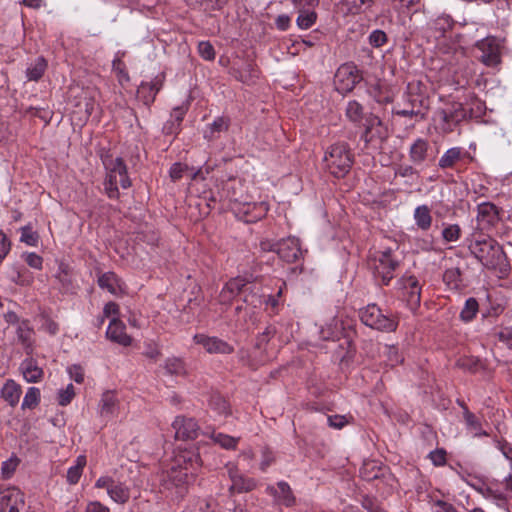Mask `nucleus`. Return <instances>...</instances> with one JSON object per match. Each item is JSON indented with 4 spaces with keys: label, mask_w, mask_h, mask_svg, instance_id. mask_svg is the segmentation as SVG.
I'll list each match as a JSON object with an SVG mask.
<instances>
[{
    "label": "nucleus",
    "mask_w": 512,
    "mask_h": 512,
    "mask_svg": "<svg viewBox=\"0 0 512 512\" xmlns=\"http://www.w3.org/2000/svg\"><path fill=\"white\" fill-rule=\"evenodd\" d=\"M25 260H26L27 264L32 268L39 269V270L42 268L43 260L36 253H28L26 255Z\"/></svg>",
    "instance_id": "obj_63"
},
{
    "label": "nucleus",
    "mask_w": 512,
    "mask_h": 512,
    "mask_svg": "<svg viewBox=\"0 0 512 512\" xmlns=\"http://www.w3.org/2000/svg\"><path fill=\"white\" fill-rule=\"evenodd\" d=\"M187 109L188 108L186 106H178L172 110L170 119L175 122L176 127H180L184 119V116L187 112Z\"/></svg>",
    "instance_id": "obj_57"
},
{
    "label": "nucleus",
    "mask_w": 512,
    "mask_h": 512,
    "mask_svg": "<svg viewBox=\"0 0 512 512\" xmlns=\"http://www.w3.org/2000/svg\"><path fill=\"white\" fill-rule=\"evenodd\" d=\"M209 408L219 417H227L231 414L229 403L222 395L217 393L210 396Z\"/></svg>",
    "instance_id": "obj_32"
},
{
    "label": "nucleus",
    "mask_w": 512,
    "mask_h": 512,
    "mask_svg": "<svg viewBox=\"0 0 512 512\" xmlns=\"http://www.w3.org/2000/svg\"><path fill=\"white\" fill-rule=\"evenodd\" d=\"M398 289L411 309H416L421 302V286L417 278L413 275H407L400 278L397 282Z\"/></svg>",
    "instance_id": "obj_12"
},
{
    "label": "nucleus",
    "mask_w": 512,
    "mask_h": 512,
    "mask_svg": "<svg viewBox=\"0 0 512 512\" xmlns=\"http://www.w3.org/2000/svg\"><path fill=\"white\" fill-rule=\"evenodd\" d=\"M229 127V120L224 117H217L211 124H209L204 132V137L208 140H215L221 132H224Z\"/></svg>",
    "instance_id": "obj_35"
},
{
    "label": "nucleus",
    "mask_w": 512,
    "mask_h": 512,
    "mask_svg": "<svg viewBox=\"0 0 512 512\" xmlns=\"http://www.w3.org/2000/svg\"><path fill=\"white\" fill-rule=\"evenodd\" d=\"M229 477L231 480L230 491L236 493L250 492L256 487V481L253 478L245 477L239 473L236 467H230Z\"/></svg>",
    "instance_id": "obj_22"
},
{
    "label": "nucleus",
    "mask_w": 512,
    "mask_h": 512,
    "mask_svg": "<svg viewBox=\"0 0 512 512\" xmlns=\"http://www.w3.org/2000/svg\"><path fill=\"white\" fill-rule=\"evenodd\" d=\"M164 76L158 75L151 82H142L138 87V97L145 105H150L154 102L157 93L163 85Z\"/></svg>",
    "instance_id": "obj_21"
},
{
    "label": "nucleus",
    "mask_w": 512,
    "mask_h": 512,
    "mask_svg": "<svg viewBox=\"0 0 512 512\" xmlns=\"http://www.w3.org/2000/svg\"><path fill=\"white\" fill-rule=\"evenodd\" d=\"M177 440H193L198 434L200 427L195 419L186 416H177L172 422Z\"/></svg>",
    "instance_id": "obj_14"
},
{
    "label": "nucleus",
    "mask_w": 512,
    "mask_h": 512,
    "mask_svg": "<svg viewBox=\"0 0 512 512\" xmlns=\"http://www.w3.org/2000/svg\"><path fill=\"white\" fill-rule=\"evenodd\" d=\"M266 492L274 498V501L286 507H291L296 503V497L290 487L285 481H279L275 485H269Z\"/></svg>",
    "instance_id": "obj_19"
},
{
    "label": "nucleus",
    "mask_w": 512,
    "mask_h": 512,
    "mask_svg": "<svg viewBox=\"0 0 512 512\" xmlns=\"http://www.w3.org/2000/svg\"><path fill=\"white\" fill-rule=\"evenodd\" d=\"M248 280L236 277L229 280L220 292L221 303H229L234 297L240 294L246 287Z\"/></svg>",
    "instance_id": "obj_24"
},
{
    "label": "nucleus",
    "mask_w": 512,
    "mask_h": 512,
    "mask_svg": "<svg viewBox=\"0 0 512 512\" xmlns=\"http://www.w3.org/2000/svg\"><path fill=\"white\" fill-rule=\"evenodd\" d=\"M189 512H214V508L211 501L198 499L197 502L190 507Z\"/></svg>",
    "instance_id": "obj_54"
},
{
    "label": "nucleus",
    "mask_w": 512,
    "mask_h": 512,
    "mask_svg": "<svg viewBox=\"0 0 512 512\" xmlns=\"http://www.w3.org/2000/svg\"><path fill=\"white\" fill-rule=\"evenodd\" d=\"M413 218L418 229L427 231L432 225L431 209L423 204L415 208Z\"/></svg>",
    "instance_id": "obj_29"
},
{
    "label": "nucleus",
    "mask_w": 512,
    "mask_h": 512,
    "mask_svg": "<svg viewBox=\"0 0 512 512\" xmlns=\"http://www.w3.org/2000/svg\"><path fill=\"white\" fill-rule=\"evenodd\" d=\"M276 253L288 263H294L302 256L300 242L295 237H288L277 242Z\"/></svg>",
    "instance_id": "obj_18"
},
{
    "label": "nucleus",
    "mask_w": 512,
    "mask_h": 512,
    "mask_svg": "<svg viewBox=\"0 0 512 512\" xmlns=\"http://www.w3.org/2000/svg\"><path fill=\"white\" fill-rule=\"evenodd\" d=\"M498 338L500 341L506 343L509 347H512V327H503L498 332Z\"/></svg>",
    "instance_id": "obj_62"
},
{
    "label": "nucleus",
    "mask_w": 512,
    "mask_h": 512,
    "mask_svg": "<svg viewBox=\"0 0 512 512\" xmlns=\"http://www.w3.org/2000/svg\"><path fill=\"white\" fill-rule=\"evenodd\" d=\"M345 114L355 124L361 123L364 118L363 107L356 100H351L347 103Z\"/></svg>",
    "instance_id": "obj_39"
},
{
    "label": "nucleus",
    "mask_w": 512,
    "mask_h": 512,
    "mask_svg": "<svg viewBox=\"0 0 512 512\" xmlns=\"http://www.w3.org/2000/svg\"><path fill=\"white\" fill-rule=\"evenodd\" d=\"M24 379L29 383H37L43 377V370L34 359H25L20 365Z\"/></svg>",
    "instance_id": "obj_28"
},
{
    "label": "nucleus",
    "mask_w": 512,
    "mask_h": 512,
    "mask_svg": "<svg viewBox=\"0 0 512 512\" xmlns=\"http://www.w3.org/2000/svg\"><path fill=\"white\" fill-rule=\"evenodd\" d=\"M193 340L209 354H231L234 351L232 345L215 336L196 334Z\"/></svg>",
    "instance_id": "obj_15"
},
{
    "label": "nucleus",
    "mask_w": 512,
    "mask_h": 512,
    "mask_svg": "<svg viewBox=\"0 0 512 512\" xmlns=\"http://www.w3.org/2000/svg\"><path fill=\"white\" fill-rule=\"evenodd\" d=\"M428 110V99L420 92L417 84H408L402 95L401 102L393 109V113L402 117L424 119Z\"/></svg>",
    "instance_id": "obj_4"
},
{
    "label": "nucleus",
    "mask_w": 512,
    "mask_h": 512,
    "mask_svg": "<svg viewBox=\"0 0 512 512\" xmlns=\"http://www.w3.org/2000/svg\"><path fill=\"white\" fill-rule=\"evenodd\" d=\"M211 438L216 444L225 449H234L238 443V438L223 433H212Z\"/></svg>",
    "instance_id": "obj_44"
},
{
    "label": "nucleus",
    "mask_w": 512,
    "mask_h": 512,
    "mask_svg": "<svg viewBox=\"0 0 512 512\" xmlns=\"http://www.w3.org/2000/svg\"><path fill=\"white\" fill-rule=\"evenodd\" d=\"M19 465L17 457H11L2 463L1 475L3 479H10Z\"/></svg>",
    "instance_id": "obj_46"
},
{
    "label": "nucleus",
    "mask_w": 512,
    "mask_h": 512,
    "mask_svg": "<svg viewBox=\"0 0 512 512\" xmlns=\"http://www.w3.org/2000/svg\"><path fill=\"white\" fill-rule=\"evenodd\" d=\"M175 465L188 467L190 474L193 475L196 468L202 465V460L199 453L183 450L175 456Z\"/></svg>",
    "instance_id": "obj_27"
},
{
    "label": "nucleus",
    "mask_w": 512,
    "mask_h": 512,
    "mask_svg": "<svg viewBox=\"0 0 512 512\" xmlns=\"http://www.w3.org/2000/svg\"><path fill=\"white\" fill-rule=\"evenodd\" d=\"M47 68V62L43 57H38L26 70V76L30 81H38Z\"/></svg>",
    "instance_id": "obj_37"
},
{
    "label": "nucleus",
    "mask_w": 512,
    "mask_h": 512,
    "mask_svg": "<svg viewBox=\"0 0 512 512\" xmlns=\"http://www.w3.org/2000/svg\"><path fill=\"white\" fill-rule=\"evenodd\" d=\"M165 369L172 375H182L185 372L182 360L178 358H169L165 362Z\"/></svg>",
    "instance_id": "obj_47"
},
{
    "label": "nucleus",
    "mask_w": 512,
    "mask_h": 512,
    "mask_svg": "<svg viewBox=\"0 0 512 512\" xmlns=\"http://www.w3.org/2000/svg\"><path fill=\"white\" fill-rule=\"evenodd\" d=\"M468 248L471 254L488 270L497 274L499 278L506 277L511 266L503 248L493 238L474 232Z\"/></svg>",
    "instance_id": "obj_1"
},
{
    "label": "nucleus",
    "mask_w": 512,
    "mask_h": 512,
    "mask_svg": "<svg viewBox=\"0 0 512 512\" xmlns=\"http://www.w3.org/2000/svg\"><path fill=\"white\" fill-rule=\"evenodd\" d=\"M438 126L443 133H450L467 117V111L461 103L454 102L445 109L437 111Z\"/></svg>",
    "instance_id": "obj_8"
},
{
    "label": "nucleus",
    "mask_w": 512,
    "mask_h": 512,
    "mask_svg": "<svg viewBox=\"0 0 512 512\" xmlns=\"http://www.w3.org/2000/svg\"><path fill=\"white\" fill-rule=\"evenodd\" d=\"M444 54H447V61L452 73V82L456 88H464L475 72V63L466 55V50L457 44L447 47L440 46Z\"/></svg>",
    "instance_id": "obj_2"
},
{
    "label": "nucleus",
    "mask_w": 512,
    "mask_h": 512,
    "mask_svg": "<svg viewBox=\"0 0 512 512\" xmlns=\"http://www.w3.org/2000/svg\"><path fill=\"white\" fill-rule=\"evenodd\" d=\"M430 158H433V156L428 140L417 138L409 149L410 161L416 166H421Z\"/></svg>",
    "instance_id": "obj_20"
},
{
    "label": "nucleus",
    "mask_w": 512,
    "mask_h": 512,
    "mask_svg": "<svg viewBox=\"0 0 512 512\" xmlns=\"http://www.w3.org/2000/svg\"><path fill=\"white\" fill-rule=\"evenodd\" d=\"M388 136L387 129L379 117L370 115L366 118L365 131L362 139L370 143H382Z\"/></svg>",
    "instance_id": "obj_16"
},
{
    "label": "nucleus",
    "mask_w": 512,
    "mask_h": 512,
    "mask_svg": "<svg viewBox=\"0 0 512 512\" xmlns=\"http://www.w3.org/2000/svg\"><path fill=\"white\" fill-rule=\"evenodd\" d=\"M21 387L13 380H9L1 390L2 398L7 401L11 406H15L20 399Z\"/></svg>",
    "instance_id": "obj_34"
},
{
    "label": "nucleus",
    "mask_w": 512,
    "mask_h": 512,
    "mask_svg": "<svg viewBox=\"0 0 512 512\" xmlns=\"http://www.w3.org/2000/svg\"><path fill=\"white\" fill-rule=\"evenodd\" d=\"M85 465H86L85 456H83V455L78 456L76 459V464L71 466L67 471V476H66L67 482L72 485L78 483Z\"/></svg>",
    "instance_id": "obj_38"
},
{
    "label": "nucleus",
    "mask_w": 512,
    "mask_h": 512,
    "mask_svg": "<svg viewBox=\"0 0 512 512\" xmlns=\"http://www.w3.org/2000/svg\"><path fill=\"white\" fill-rule=\"evenodd\" d=\"M117 410V398L112 391H106L102 394L99 411L103 417H111Z\"/></svg>",
    "instance_id": "obj_31"
},
{
    "label": "nucleus",
    "mask_w": 512,
    "mask_h": 512,
    "mask_svg": "<svg viewBox=\"0 0 512 512\" xmlns=\"http://www.w3.org/2000/svg\"><path fill=\"white\" fill-rule=\"evenodd\" d=\"M386 41V33L382 30H374L369 36V43L376 48L383 46Z\"/></svg>",
    "instance_id": "obj_53"
},
{
    "label": "nucleus",
    "mask_w": 512,
    "mask_h": 512,
    "mask_svg": "<svg viewBox=\"0 0 512 512\" xmlns=\"http://www.w3.org/2000/svg\"><path fill=\"white\" fill-rule=\"evenodd\" d=\"M95 487L106 489L109 497L116 503L125 504L130 499V488L123 482L117 481L110 476H102L97 479Z\"/></svg>",
    "instance_id": "obj_10"
},
{
    "label": "nucleus",
    "mask_w": 512,
    "mask_h": 512,
    "mask_svg": "<svg viewBox=\"0 0 512 512\" xmlns=\"http://www.w3.org/2000/svg\"><path fill=\"white\" fill-rule=\"evenodd\" d=\"M361 80L360 71L352 62L342 64L335 74V82L341 92L351 91Z\"/></svg>",
    "instance_id": "obj_11"
},
{
    "label": "nucleus",
    "mask_w": 512,
    "mask_h": 512,
    "mask_svg": "<svg viewBox=\"0 0 512 512\" xmlns=\"http://www.w3.org/2000/svg\"><path fill=\"white\" fill-rule=\"evenodd\" d=\"M85 512H110V510L107 506L95 501L87 505Z\"/></svg>",
    "instance_id": "obj_64"
},
{
    "label": "nucleus",
    "mask_w": 512,
    "mask_h": 512,
    "mask_svg": "<svg viewBox=\"0 0 512 512\" xmlns=\"http://www.w3.org/2000/svg\"><path fill=\"white\" fill-rule=\"evenodd\" d=\"M11 248L10 241L7 236L0 231V264L3 262Z\"/></svg>",
    "instance_id": "obj_59"
},
{
    "label": "nucleus",
    "mask_w": 512,
    "mask_h": 512,
    "mask_svg": "<svg viewBox=\"0 0 512 512\" xmlns=\"http://www.w3.org/2000/svg\"><path fill=\"white\" fill-rule=\"evenodd\" d=\"M454 21L450 15L442 14L434 20V27L436 30L444 33L451 29Z\"/></svg>",
    "instance_id": "obj_49"
},
{
    "label": "nucleus",
    "mask_w": 512,
    "mask_h": 512,
    "mask_svg": "<svg viewBox=\"0 0 512 512\" xmlns=\"http://www.w3.org/2000/svg\"><path fill=\"white\" fill-rule=\"evenodd\" d=\"M468 153L461 147H452L445 151L438 161L440 169H453Z\"/></svg>",
    "instance_id": "obj_26"
},
{
    "label": "nucleus",
    "mask_w": 512,
    "mask_h": 512,
    "mask_svg": "<svg viewBox=\"0 0 512 512\" xmlns=\"http://www.w3.org/2000/svg\"><path fill=\"white\" fill-rule=\"evenodd\" d=\"M97 282L101 289L107 290L112 295L117 296L123 292L122 282L114 272L101 274Z\"/></svg>",
    "instance_id": "obj_25"
},
{
    "label": "nucleus",
    "mask_w": 512,
    "mask_h": 512,
    "mask_svg": "<svg viewBox=\"0 0 512 512\" xmlns=\"http://www.w3.org/2000/svg\"><path fill=\"white\" fill-rule=\"evenodd\" d=\"M124 323L118 318L114 317L107 328L106 336L112 342L122 346H129L132 342L131 337L125 332Z\"/></svg>",
    "instance_id": "obj_23"
},
{
    "label": "nucleus",
    "mask_w": 512,
    "mask_h": 512,
    "mask_svg": "<svg viewBox=\"0 0 512 512\" xmlns=\"http://www.w3.org/2000/svg\"><path fill=\"white\" fill-rule=\"evenodd\" d=\"M429 458L431 459L434 465L442 466L446 462V453L442 449H437L430 452Z\"/></svg>",
    "instance_id": "obj_60"
},
{
    "label": "nucleus",
    "mask_w": 512,
    "mask_h": 512,
    "mask_svg": "<svg viewBox=\"0 0 512 512\" xmlns=\"http://www.w3.org/2000/svg\"><path fill=\"white\" fill-rule=\"evenodd\" d=\"M461 232L458 224H449L442 230V238L445 242H456L460 239Z\"/></svg>",
    "instance_id": "obj_45"
},
{
    "label": "nucleus",
    "mask_w": 512,
    "mask_h": 512,
    "mask_svg": "<svg viewBox=\"0 0 512 512\" xmlns=\"http://www.w3.org/2000/svg\"><path fill=\"white\" fill-rule=\"evenodd\" d=\"M477 229L488 230L499 221V209L491 202H483L477 206Z\"/></svg>",
    "instance_id": "obj_17"
},
{
    "label": "nucleus",
    "mask_w": 512,
    "mask_h": 512,
    "mask_svg": "<svg viewBox=\"0 0 512 512\" xmlns=\"http://www.w3.org/2000/svg\"><path fill=\"white\" fill-rule=\"evenodd\" d=\"M398 266L399 260L390 249L377 252L372 259L374 278L381 285L390 283Z\"/></svg>",
    "instance_id": "obj_7"
},
{
    "label": "nucleus",
    "mask_w": 512,
    "mask_h": 512,
    "mask_svg": "<svg viewBox=\"0 0 512 512\" xmlns=\"http://www.w3.org/2000/svg\"><path fill=\"white\" fill-rule=\"evenodd\" d=\"M374 0H341L338 10L343 15H356L362 11L363 6H370Z\"/></svg>",
    "instance_id": "obj_30"
},
{
    "label": "nucleus",
    "mask_w": 512,
    "mask_h": 512,
    "mask_svg": "<svg viewBox=\"0 0 512 512\" xmlns=\"http://www.w3.org/2000/svg\"><path fill=\"white\" fill-rule=\"evenodd\" d=\"M328 425L335 429H342L348 424V417L345 415H331L327 417Z\"/></svg>",
    "instance_id": "obj_56"
},
{
    "label": "nucleus",
    "mask_w": 512,
    "mask_h": 512,
    "mask_svg": "<svg viewBox=\"0 0 512 512\" xmlns=\"http://www.w3.org/2000/svg\"><path fill=\"white\" fill-rule=\"evenodd\" d=\"M276 329L274 326H267L266 329L258 336L256 346L262 348L269 340L275 335Z\"/></svg>",
    "instance_id": "obj_55"
},
{
    "label": "nucleus",
    "mask_w": 512,
    "mask_h": 512,
    "mask_svg": "<svg viewBox=\"0 0 512 512\" xmlns=\"http://www.w3.org/2000/svg\"><path fill=\"white\" fill-rule=\"evenodd\" d=\"M189 468L182 466H172L170 471L167 473V478L170 482H172L175 486H181L188 482L189 478Z\"/></svg>",
    "instance_id": "obj_36"
},
{
    "label": "nucleus",
    "mask_w": 512,
    "mask_h": 512,
    "mask_svg": "<svg viewBox=\"0 0 512 512\" xmlns=\"http://www.w3.org/2000/svg\"><path fill=\"white\" fill-rule=\"evenodd\" d=\"M56 278L60 282L63 291L71 292L73 290V281L66 268L60 267V271L56 275Z\"/></svg>",
    "instance_id": "obj_48"
},
{
    "label": "nucleus",
    "mask_w": 512,
    "mask_h": 512,
    "mask_svg": "<svg viewBox=\"0 0 512 512\" xmlns=\"http://www.w3.org/2000/svg\"><path fill=\"white\" fill-rule=\"evenodd\" d=\"M18 341L25 347L30 348L33 344L34 330L28 320H22L16 329Z\"/></svg>",
    "instance_id": "obj_33"
},
{
    "label": "nucleus",
    "mask_w": 512,
    "mask_h": 512,
    "mask_svg": "<svg viewBox=\"0 0 512 512\" xmlns=\"http://www.w3.org/2000/svg\"><path fill=\"white\" fill-rule=\"evenodd\" d=\"M39 401L40 390L37 387H30L24 396L22 409H33L39 404Z\"/></svg>",
    "instance_id": "obj_43"
},
{
    "label": "nucleus",
    "mask_w": 512,
    "mask_h": 512,
    "mask_svg": "<svg viewBox=\"0 0 512 512\" xmlns=\"http://www.w3.org/2000/svg\"><path fill=\"white\" fill-rule=\"evenodd\" d=\"M198 53L200 56L207 60L211 61L215 58V50L213 45L209 41H201L198 44Z\"/></svg>",
    "instance_id": "obj_50"
},
{
    "label": "nucleus",
    "mask_w": 512,
    "mask_h": 512,
    "mask_svg": "<svg viewBox=\"0 0 512 512\" xmlns=\"http://www.w3.org/2000/svg\"><path fill=\"white\" fill-rule=\"evenodd\" d=\"M101 159L107 172L104 181L105 192L110 199H117L119 197L118 184L123 189H128L131 186L127 166L121 157L113 158L110 154L102 155Z\"/></svg>",
    "instance_id": "obj_3"
},
{
    "label": "nucleus",
    "mask_w": 512,
    "mask_h": 512,
    "mask_svg": "<svg viewBox=\"0 0 512 512\" xmlns=\"http://www.w3.org/2000/svg\"><path fill=\"white\" fill-rule=\"evenodd\" d=\"M361 322L372 329L382 332H393L397 329L398 322L391 315H386L376 304H368L359 310Z\"/></svg>",
    "instance_id": "obj_6"
},
{
    "label": "nucleus",
    "mask_w": 512,
    "mask_h": 512,
    "mask_svg": "<svg viewBox=\"0 0 512 512\" xmlns=\"http://www.w3.org/2000/svg\"><path fill=\"white\" fill-rule=\"evenodd\" d=\"M477 49L481 52L479 61L487 67H496L501 63L502 43L496 37H486L477 41Z\"/></svg>",
    "instance_id": "obj_9"
},
{
    "label": "nucleus",
    "mask_w": 512,
    "mask_h": 512,
    "mask_svg": "<svg viewBox=\"0 0 512 512\" xmlns=\"http://www.w3.org/2000/svg\"><path fill=\"white\" fill-rule=\"evenodd\" d=\"M75 396L74 386L72 384H68L67 387L63 390H60L58 393V403L61 406L68 405Z\"/></svg>",
    "instance_id": "obj_51"
},
{
    "label": "nucleus",
    "mask_w": 512,
    "mask_h": 512,
    "mask_svg": "<svg viewBox=\"0 0 512 512\" xmlns=\"http://www.w3.org/2000/svg\"><path fill=\"white\" fill-rule=\"evenodd\" d=\"M444 283L451 289H458L461 284V270L458 267L446 269L443 274Z\"/></svg>",
    "instance_id": "obj_41"
},
{
    "label": "nucleus",
    "mask_w": 512,
    "mask_h": 512,
    "mask_svg": "<svg viewBox=\"0 0 512 512\" xmlns=\"http://www.w3.org/2000/svg\"><path fill=\"white\" fill-rule=\"evenodd\" d=\"M352 154L347 144L331 145L323 158L324 168L334 177H344L351 169Z\"/></svg>",
    "instance_id": "obj_5"
},
{
    "label": "nucleus",
    "mask_w": 512,
    "mask_h": 512,
    "mask_svg": "<svg viewBox=\"0 0 512 512\" xmlns=\"http://www.w3.org/2000/svg\"><path fill=\"white\" fill-rule=\"evenodd\" d=\"M187 170V166L182 163H174L169 171L170 177L173 181H178L183 177L184 172Z\"/></svg>",
    "instance_id": "obj_58"
},
{
    "label": "nucleus",
    "mask_w": 512,
    "mask_h": 512,
    "mask_svg": "<svg viewBox=\"0 0 512 512\" xmlns=\"http://www.w3.org/2000/svg\"><path fill=\"white\" fill-rule=\"evenodd\" d=\"M478 302L475 298H468L465 302V305L460 313V318L464 322H470L474 319L478 312Z\"/></svg>",
    "instance_id": "obj_42"
},
{
    "label": "nucleus",
    "mask_w": 512,
    "mask_h": 512,
    "mask_svg": "<svg viewBox=\"0 0 512 512\" xmlns=\"http://www.w3.org/2000/svg\"><path fill=\"white\" fill-rule=\"evenodd\" d=\"M68 373L70 378L73 379L76 383H82L84 380V372L80 366L73 365L68 368Z\"/></svg>",
    "instance_id": "obj_61"
},
{
    "label": "nucleus",
    "mask_w": 512,
    "mask_h": 512,
    "mask_svg": "<svg viewBox=\"0 0 512 512\" xmlns=\"http://www.w3.org/2000/svg\"><path fill=\"white\" fill-rule=\"evenodd\" d=\"M112 69L117 74L119 81H129V75L126 71V66L121 59H114L112 63Z\"/></svg>",
    "instance_id": "obj_52"
},
{
    "label": "nucleus",
    "mask_w": 512,
    "mask_h": 512,
    "mask_svg": "<svg viewBox=\"0 0 512 512\" xmlns=\"http://www.w3.org/2000/svg\"><path fill=\"white\" fill-rule=\"evenodd\" d=\"M463 416L466 422V425L471 433L474 436H486L487 433L482 430L481 423L479 419L470 412L467 408L464 409Z\"/></svg>",
    "instance_id": "obj_40"
},
{
    "label": "nucleus",
    "mask_w": 512,
    "mask_h": 512,
    "mask_svg": "<svg viewBox=\"0 0 512 512\" xmlns=\"http://www.w3.org/2000/svg\"><path fill=\"white\" fill-rule=\"evenodd\" d=\"M293 2L298 11L297 26L303 30L311 28L317 20L314 9L318 6L319 0H293Z\"/></svg>",
    "instance_id": "obj_13"
}]
</instances>
